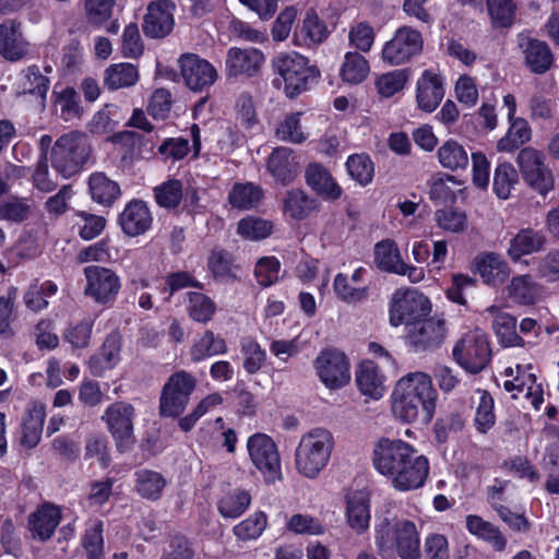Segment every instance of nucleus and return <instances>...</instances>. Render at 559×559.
Segmentation results:
<instances>
[{"mask_svg": "<svg viewBox=\"0 0 559 559\" xmlns=\"http://www.w3.org/2000/svg\"><path fill=\"white\" fill-rule=\"evenodd\" d=\"M238 233L251 240H260L269 237L273 230V223L255 216H248L239 221Z\"/></svg>", "mask_w": 559, "mask_h": 559, "instance_id": "57", "label": "nucleus"}, {"mask_svg": "<svg viewBox=\"0 0 559 559\" xmlns=\"http://www.w3.org/2000/svg\"><path fill=\"white\" fill-rule=\"evenodd\" d=\"M135 409L133 405L124 401L110 404L102 415L108 431L110 432L118 451L126 452L135 443L134 436Z\"/></svg>", "mask_w": 559, "mask_h": 559, "instance_id": "7", "label": "nucleus"}, {"mask_svg": "<svg viewBox=\"0 0 559 559\" xmlns=\"http://www.w3.org/2000/svg\"><path fill=\"white\" fill-rule=\"evenodd\" d=\"M88 189L92 200L104 206H110L120 197L118 182L108 178L104 173H94L88 178Z\"/></svg>", "mask_w": 559, "mask_h": 559, "instance_id": "33", "label": "nucleus"}, {"mask_svg": "<svg viewBox=\"0 0 559 559\" xmlns=\"http://www.w3.org/2000/svg\"><path fill=\"white\" fill-rule=\"evenodd\" d=\"M437 225L443 230L451 233H462L467 226V217L463 211L445 207L435 213Z\"/></svg>", "mask_w": 559, "mask_h": 559, "instance_id": "61", "label": "nucleus"}, {"mask_svg": "<svg viewBox=\"0 0 559 559\" xmlns=\"http://www.w3.org/2000/svg\"><path fill=\"white\" fill-rule=\"evenodd\" d=\"M225 353H227L225 340L211 330H206L190 349L193 361H202L207 357Z\"/></svg>", "mask_w": 559, "mask_h": 559, "instance_id": "42", "label": "nucleus"}, {"mask_svg": "<svg viewBox=\"0 0 559 559\" xmlns=\"http://www.w3.org/2000/svg\"><path fill=\"white\" fill-rule=\"evenodd\" d=\"M115 126L107 112L98 111L88 123V130L93 136H106L105 140H122L124 135H134L131 131L114 132Z\"/></svg>", "mask_w": 559, "mask_h": 559, "instance_id": "59", "label": "nucleus"}, {"mask_svg": "<svg viewBox=\"0 0 559 559\" xmlns=\"http://www.w3.org/2000/svg\"><path fill=\"white\" fill-rule=\"evenodd\" d=\"M82 544L87 552L88 559H103L104 539H103V522L102 521H95L86 530Z\"/></svg>", "mask_w": 559, "mask_h": 559, "instance_id": "62", "label": "nucleus"}, {"mask_svg": "<svg viewBox=\"0 0 559 559\" xmlns=\"http://www.w3.org/2000/svg\"><path fill=\"white\" fill-rule=\"evenodd\" d=\"M154 197L157 204L165 209H175L182 199V183L177 179H169L154 188Z\"/></svg>", "mask_w": 559, "mask_h": 559, "instance_id": "56", "label": "nucleus"}, {"mask_svg": "<svg viewBox=\"0 0 559 559\" xmlns=\"http://www.w3.org/2000/svg\"><path fill=\"white\" fill-rule=\"evenodd\" d=\"M445 321L443 319H421L412 322L407 328V342L417 352L431 350L439 347L445 338Z\"/></svg>", "mask_w": 559, "mask_h": 559, "instance_id": "16", "label": "nucleus"}, {"mask_svg": "<svg viewBox=\"0 0 559 559\" xmlns=\"http://www.w3.org/2000/svg\"><path fill=\"white\" fill-rule=\"evenodd\" d=\"M466 528L472 535L489 544L496 551H503L507 547V538L500 528L479 515H467Z\"/></svg>", "mask_w": 559, "mask_h": 559, "instance_id": "32", "label": "nucleus"}, {"mask_svg": "<svg viewBox=\"0 0 559 559\" xmlns=\"http://www.w3.org/2000/svg\"><path fill=\"white\" fill-rule=\"evenodd\" d=\"M319 207V200L300 188L288 189L282 197L283 214L297 222L308 218Z\"/></svg>", "mask_w": 559, "mask_h": 559, "instance_id": "23", "label": "nucleus"}, {"mask_svg": "<svg viewBox=\"0 0 559 559\" xmlns=\"http://www.w3.org/2000/svg\"><path fill=\"white\" fill-rule=\"evenodd\" d=\"M392 412L405 423L420 420L427 424L431 420L437 391L429 376L417 372L400 379L392 394Z\"/></svg>", "mask_w": 559, "mask_h": 559, "instance_id": "2", "label": "nucleus"}, {"mask_svg": "<svg viewBox=\"0 0 559 559\" xmlns=\"http://www.w3.org/2000/svg\"><path fill=\"white\" fill-rule=\"evenodd\" d=\"M518 180V173L511 164H500L493 175V192L499 199L507 200Z\"/></svg>", "mask_w": 559, "mask_h": 559, "instance_id": "50", "label": "nucleus"}, {"mask_svg": "<svg viewBox=\"0 0 559 559\" xmlns=\"http://www.w3.org/2000/svg\"><path fill=\"white\" fill-rule=\"evenodd\" d=\"M488 13L495 28L510 27L515 20V4L512 0H487Z\"/></svg>", "mask_w": 559, "mask_h": 559, "instance_id": "51", "label": "nucleus"}, {"mask_svg": "<svg viewBox=\"0 0 559 559\" xmlns=\"http://www.w3.org/2000/svg\"><path fill=\"white\" fill-rule=\"evenodd\" d=\"M207 267L214 278L233 283L240 280L239 265L235 262L234 255L225 249L214 248L207 258Z\"/></svg>", "mask_w": 559, "mask_h": 559, "instance_id": "29", "label": "nucleus"}, {"mask_svg": "<svg viewBox=\"0 0 559 559\" xmlns=\"http://www.w3.org/2000/svg\"><path fill=\"white\" fill-rule=\"evenodd\" d=\"M376 546L382 556L396 552L401 559H420L419 533L414 522L384 519L376 526Z\"/></svg>", "mask_w": 559, "mask_h": 559, "instance_id": "3", "label": "nucleus"}, {"mask_svg": "<svg viewBox=\"0 0 559 559\" xmlns=\"http://www.w3.org/2000/svg\"><path fill=\"white\" fill-rule=\"evenodd\" d=\"M90 156L87 142H55L50 150L51 165L66 178L79 173Z\"/></svg>", "mask_w": 559, "mask_h": 559, "instance_id": "14", "label": "nucleus"}, {"mask_svg": "<svg viewBox=\"0 0 559 559\" xmlns=\"http://www.w3.org/2000/svg\"><path fill=\"white\" fill-rule=\"evenodd\" d=\"M262 194V189L251 182L236 183L228 195V200L234 207L248 210L260 202Z\"/></svg>", "mask_w": 559, "mask_h": 559, "instance_id": "47", "label": "nucleus"}, {"mask_svg": "<svg viewBox=\"0 0 559 559\" xmlns=\"http://www.w3.org/2000/svg\"><path fill=\"white\" fill-rule=\"evenodd\" d=\"M56 106L60 109V116L64 120L80 118L82 107L79 95L72 87L64 88L57 97Z\"/></svg>", "mask_w": 559, "mask_h": 559, "instance_id": "64", "label": "nucleus"}, {"mask_svg": "<svg viewBox=\"0 0 559 559\" xmlns=\"http://www.w3.org/2000/svg\"><path fill=\"white\" fill-rule=\"evenodd\" d=\"M273 67L284 80V91L290 98L307 91L319 76L318 69L296 52L278 55L273 61Z\"/></svg>", "mask_w": 559, "mask_h": 559, "instance_id": "5", "label": "nucleus"}, {"mask_svg": "<svg viewBox=\"0 0 559 559\" xmlns=\"http://www.w3.org/2000/svg\"><path fill=\"white\" fill-rule=\"evenodd\" d=\"M373 464L401 491L423 487L429 475L428 459L400 439H380L373 451Z\"/></svg>", "mask_w": 559, "mask_h": 559, "instance_id": "1", "label": "nucleus"}, {"mask_svg": "<svg viewBox=\"0 0 559 559\" xmlns=\"http://www.w3.org/2000/svg\"><path fill=\"white\" fill-rule=\"evenodd\" d=\"M346 516L349 526L358 534L366 532L370 522V500L365 491L347 495Z\"/></svg>", "mask_w": 559, "mask_h": 559, "instance_id": "28", "label": "nucleus"}, {"mask_svg": "<svg viewBox=\"0 0 559 559\" xmlns=\"http://www.w3.org/2000/svg\"><path fill=\"white\" fill-rule=\"evenodd\" d=\"M408 79V70H394L380 75L376 81V87L382 97L389 98L397 92L402 91Z\"/></svg>", "mask_w": 559, "mask_h": 559, "instance_id": "52", "label": "nucleus"}, {"mask_svg": "<svg viewBox=\"0 0 559 559\" xmlns=\"http://www.w3.org/2000/svg\"><path fill=\"white\" fill-rule=\"evenodd\" d=\"M369 72V63L362 55L356 51H349L345 55L341 68L343 81L349 84H359L368 76Z\"/></svg>", "mask_w": 559, "mask_h": 559, "instance_id": "44", "label": "nucleus"}, {"mask_svg": "<svg viewBox=\"0 0 559 559\" xmlns=\"http://www.w3.org/2000/svg\"><path fill=\"white\" fill-rule=\"evenodd\" d=\"M314 367L329 389H340L349 382V362L345 354L337 349L322 350L314 360Z\"/></svg>", "mask_w": 559, "mask_h": 559, "instance_id": "15", "label": "nucleus"}, {"mask_svg": "<svg viewBox=\"0 0 559 559\" xmlns=\"http://www.w3.org/2000/svg\"><path fill=\"white\" fill-rule=\"evenodd\" d=\"M266 527V515L257 512L234 527V534L241 540L258 538Z\"/></svg>", "mask_w": 559, "mask_h": 559, "instance_id": "63", "label": "nucleus"}, {"mask_svg": "<svg viewBox=\"0 0 559 559\" xmlns=\"http://www.w3.org/2000/svg\"><path fill=\"white\" fill-rule=\"evenodd\" d=\"M138 80V69L131 63L111 64L104 72V86L109 91L130 87Z\"/></svg>", "mask_w": 559, "mask_h": 559, "instance_id": "39", "label": "nucleus"}, {"mask_svg": "<svg viewBox=\"0 0 559 559\" xmlns=\"http://www.w3.org/2000/svg\"><path fill=\"white\" fill-rule=\"evenodd\" d=\"M19 87L21 94H33L45 98L49 88V79L40 73L38 67L32 66L23 71Z\"/></svg>", "mask_w": 559, "mask_h": 559, "instance_id": "49", "label": "nucleus"}, {"mask_svg": "<svg viewBox=\"0 0 559 559\" xmlns=\"http://www.w3.org/2000/svg\"><path fill=\"white\" fill-rule=\"evenodd\" d=\"M247 449L253 465L262 473L266 483L281 477V459L273 439L265 433H254L247 441Z\"/></svg>", "mask_w": 559, "mask_h": 559, "instance_id": "12", "label": "nucleus"}, {"mask_svg": "<svg viewBox=\"0 0 559 559\" xmlns=\"http://www.w3.org/2000/svg\"><path fill=\"white\" fill-rule=\"evenodd\" d=\"M346 167L349 176L361 186H367L373 178V163L369 156L356 154L348 157Z\"/></svg>", "mask_w": 559, "mask_h": 559, "instance_id": "58", "label": "nucleus"}, {"mask_svg": "<svg viewBox=\"0 0 559 559\" xmlns=\"http://www.w3.org/2000/svg\"><path fill=\"white\" fill-rule=\"evenodd\" d=\"M403 262L395 241L385 239L376 243L374 263L381 271L396 274L403 271Z\"/></svg>", "mask_w": 559, "mask_h": 559, "instance_id": "41", "label": "nucleus"}, {"mask_svg": "<svg viewBox=\"0 0 559 559\" xmlns=\"http://www.w3.org/2000/svg\"><path fill=\"white\" fill-rule=\"evenodd\" d=\"M301 34L307 46L320 45L329 36L325 22L319 17L313 9L307 11L302 21Z\"/></svg>", "mask_w": 559, "mask_h": 559, "instance_id": "48", "label": "nucleus"}, {"mask_svg": "<svg viewBox=\"0 0 559 559\" xmlns=\"http://www.w3.org/2000/svg\"><path fill=\"white\" fill-rule=\"evenodd\" d=\"M547 245V237L543 230L527 227L522 228L511 238L508 248V257L513 262H519L522 257L540 252Z\"/></svg>", "mask_w": 559, "mask_h": 559, "instance_id": "24", "label": "nucleus"}, {"mask_svg": "<svg viewBox=\"0 0 559 559\" xmlns=\"http://www.w3.org/2000/svg\"><path fill=\"white\" fill-rule=\"evenodd\" d=\"M86 285L84 295L96 304L106 306L112 304L121 288L120 277L109 267L88 265L83 270Z\"/></svg>", "mask_w": 559, "mask_h": 559, "instance_id": "11", "label": "nucleus"}, {"mask_svg": "<svg viewBox=\"0 0 559 559\" xmlns=\"http://www.w3.org/2000/svg\"><path fill=\"white\" fill-rule=\"evenodd\" d=\"M492 329L501 345L525 347L532 345L531 340L525 341L516 333V319L507 312H497L492 321Z\"/></svg>", "mask_w": 559, "mask_h": 559, "instance_id": "35", "label": "nucleus"}, {"mask_svg": "<svg viewBox=\"0 0 559 559\" xmlns=\"http://www.w3.org/2000/svg\"><path fill=\"white\" fill-rule=\"evenodd\" d=\"M509 297L519 305H533L542 295V286L531 275L513 277L508 286Z\"/></svg>", "mask_w": 559, "mask_h": 559, "instance_id": "36", "label": "nucleus"}, {"mask_svg": "<svg viewBox=\"0 0 559 559\" xmlns=\"http://www.w3.org/2000/svg\"><path fill=\"white\" fill-rule=\"evenodd\" d=\"M455 361L471 373L484 370L491 359V347L487 334L475 329L465 333L453 347Z\"/></svg>", "mask_w": 559, "mask_h": 559, "instance_id": "6", "label": "nucleus"}, {"mask_svg": "<svg viewBox=\"0 0 559 559\" xmlns=\"http://www.w3.org/2000/svg\"><path fill=\"white\" fill-rule=\"evenodd\" d=\"M251 496L242 489H235L226 493L218 502V511L224 518L240 516L250 506Z\"/></svg>", "mask_w": 559, "mask_h": 559, "instance_id": "46", "label": "nucleus"}, {"mask_svg": "<svg viewBox=\"0 0 559 559\" xmlns=\"http://www.w3.org/2000/svg\"><path fill=\"white\" fill-rule=\"evenodd\" d=\"M118 223L126 235L136 237L151 228L153 217L145 202L132 200L119 215Z\"/></svg>", "mask_w": 559, "mask_h": 559, "instance_id": "20", "label": "nucleus"}, {"mask_svg": "<svg viewBox=\"0 0 559 559\" xmlns=\"http://www.w3.org/2000/svg\"><path fill=\"white\" fill-rule=\"evenodd\" d=\"M476 272L490 286L502 285L510 276L508 263L493 252L483 253L474 260Z\"/></svg>", "mask_w": 559, "mask_h": 559, "instance_id": "26", "label": "nucleus"}, {"mask_svg": "<svg viewBox=\"0 0 559 559\" xmlns=\"http://www.w3.org/2000/svg\"><path fill=\"white\" fill-rule=\"evenodd\" d=\"M267 169L277 182L287 186L297 178L300 164L292 148L281 146L270 155Z\"/></svg>", "mask_w": 559, "mask_h": 559, "instance_id": "22", "label": "nucleus"}, {"mask_svg": "<svg viewBox=\"0 0 559 559\" xmlns=\"http://www.w3.org/2000/svg\"><path fill=\"white\" fill-rule=\"evenodd\" d=\"M166 484L165 477L159 472L146 468L135 472V490L144 499L158 500Z\"/></svg>", "mask_w": 559, "mask_h": 559, "instance_id": "37", "label": "nucleus"}, {"mask_svg": "<svg viewBox=\"0 0 559 559\" xmlns=\"http://www.w3.org/2000/svg\"><path fill=\"white\" fill-rule=\"evenodd\" d=\"M306 183L325 200L335 201L342 195V188L331 173L321 164H309L305 170Z\"/></svg>", "mask_w": 559, "mask_h": 559, "instance_id": "25", "label": "nucleus"}, {"mask_svg": "<svg viewBox=\"0 0 559 559\" xmlns=\"http://www.w3.org/2000/svg\"><path fill=\"white\" fill-rule=\"evenodd\" d=\"M33 210V204L27 199L10 198L0 204V218L12 223H22L26 221Z\"/></svg>", "mask_w": 559, "mask_h": 559, "instance_id": "53", "label": "nucleus"}, {"mask_svg": "<svg viewBox=\"0 0 559 559\" xmlns=\"http://www.w3.org/2000/svg\"><path fill=\"white\" fill-rule=\"evenodd\" d=\"M479 403L476 407L474 424L478 432L487 433L495 423L493 399L487 391H479Z\"/></svg>", "mask_w": 559, "mask_h": 559, "instance_id": "55", "label": "nucleus"}, {"mask_svg": "<svg viewBox=\"0 0 559 559\" xmlns=\"http://www.w3.org/2000/svg\"><path fill=\"white\" fill-rule=\"evenodd\" d=\"M264 56L257 48H230L226 58V71L229 76H253L262 67Z\"/></svg>", "mask_w": 559, "mask_h": 559, "instance_id": "21", "label": "nucleus"}, {"mask_svg": "<svg viewBox=\"0 0 559 559\" xmlns=\"http://www.w3.org/2000/svg\"><path fill=\"white\" fill-rule=\"evenodd\" d=\"M235 136L245 140L261 135L262 126L255 117V110L250 97H242L239 103V110L236 120Z\"/></svg>", "mask_w": 559, "mask_h": 559, "instance_id": "34", "label": "nucleus"}, {"mask_svg": "<svg viewBox=\"0 0 559 559\" xmlns=\"http://www.w3.org/2000/svg\"><path fill=\"white\" fill-rule=\"evenodd\" d=\"M356 383L359 391L374 400L383 394L382 379L377 367L371 361L362 362L356 374Z\"/></svg>", "mask_w": 559, "mask_h": 559, "instance_id": "43", "label": "nucleus"}, {"mask_svg": "<svg viewBox=\"0 0 559 559\" xmlns=\"http://www.w3.org/2000/svg\"><path fill=\"white\" fill-rule=\"evenodd\" d=\"M187 311L193 321L206 323L212 319L216 311L215 302L202 293H187Z\"/></svg>", "mask_w": 559, "mask_h": 559, "instance_id": "45", "label": "nucleus"}, {"mask_svg": "<svg viewBox=\"0 0 559 559\" xmlns=\"http://www.w3.org/2000/svg\"><path fill=\"white\" fill-rule=\"evenodd\" d=\"M431 310L429 299L417 289L396 290L392 297L390 322L394 326L416 322L427 317Z\"/></svg>", "mask_w": 559, "mask_h": 559, "instance_id": "9", "label": "nucleus"}, {"mask_svg": "<svg viewBox=\"0 0 559 559\" xmlns=\"http://www.w3.org/2000/svg\"><path fill=\"white\" fill-rule=\"evenodd\" d=\"M429 195L435 202L448 203L454 202L456 199V191H461V181L452 175L437 174L433 175L429 181Z\"/></svg>", "mask_w": 559, "mask_h": 559, "instance_id": "40", "label": "nucleus"}, {"mask_svg": "<svg viewBox=\"0 0 559 559\" xmlns=\"http://www.w3.org/2000/svg\"><path fill=\"white\" fill-rule=\"evenodd\" d=\"M241 353L243 355L245 370L249 374L257 373L265 361V350L254 340L246 337L241 341Z\"/></svg>", "mask_w": 559, "mask_h": 559, "instance_id": "60", "label": "nucleus"}, {"mask_svg": "<svg viewBox=\"0 0 559 559\" xmlns=\"http://www.w3.org/2000/svg\"><path fill=\"white\" fill-rule=\"evenodd\" d=\"M181 76L192 91L202 92L217 80L216 69L194 53H185L179 59Z\"/></svg>", "mask_w": 559, "mask_h": 559, "instance_id": "17", "label": "nucleus"}, {"mask_svg": "<svg viewBox=\"0 0 559 559\" xmlns=\"http://www.w3.org/2000/svg\"><path fill=\"white\" fill-rule=\"evenodd\" d=\"M516 163L524 181L542 195L554 189L555 180L551 171L544 164V156L533 147L522 148Z\"/></svg>", "mask_w": 559, "mask_h": 559, "instance_id": "13", "label": "nucleus"}, {"mask_svg": "<svg viewBox=\"0 0 559 559\" xmlns=\"http://www.w3.org/2000/svg\"><path fill=\"white\" fill-rule=\"evenodd\" d=\"M61 519L60 510L52 504H44L29 515V530L40 540L49 539Z\"/></svg>", "mask_w": 559, "mask_h": 559, "instance_id": "31", "label": "nucleus"}, {"mask_svg": "<svg viewBox=\"0 0 559 559\" xmlns=\"http://www.w3.org/2000/svg\"><path fill=\"white\" fill-rule=\"evenodd\" d=\"M19 24L9 20L0 25V53L10 61H16L26 55V43L19 32Z\"/></svg>", "mask_w": 559, "mask_h": 559, "instance_id": "30", "label": "nucleus"}, {"mask_svg": "<svg viewBox=\"0 0 559 559\" xmlns=\"http://www.w3.org/2000/svg\"><path fill=\"white\" fill-rule=\"evenodd\" d=\"M334 447L330 431L317 428L302 436L296 449V468L308 477L314 478L326 466Z\"/></svg>", "mask_w": 559, "mask_h": 559, "instance_id": "4", "label": "nucleus"}, {"mask_svg": "<svg viewBox=\"0 0 559 559\" xmlns=\"http://www.w3.org/2000/svg\"><path fill=\"white\" fill-rule=\"evenodd\" d=\"M173 5L167 0L152 2L144 16L143 32L151 38L166 37L174 27Z\"/></svg>", "mask_w": 559, "mask_h": 559, "instance_id": "18", "label": "nucleus"}, {"mask_svg": "<svg viewBox=\"0 0 559 559\" xmlns=\"http://www.w3.org/2000/svg\"><path fill=\"white\" fill-rule=\"evenodd\" d=\"M438 157L440 164L451 170L464 168L468 164L467 153L459 142H444L438 150Z\"/></svg>", "mask_w": 559, "mask_h": 559, "instance_id": "54", "label": "nucleus"}, {"mask_svg": "<svg viewBox=\"0 0 559 559\" xmlns=\"http://www.w3.org/2000/svg\"><path fill=\"white\" fill-rule=\"evenodd\" d=\"M525 66L535 74L546 73L554 63V55L547 43L526 38L520 44Z\"/></svg>", "mask_w": 559, "mask_h": 559, "instance_id": "27", "label": "nucleus"}, {"mask_svg": "<svg viewBox=\"0 0 559 559\" xmlns=\"http://www.w3.org/2000/svg\"><path fill=\"white\" fill-rule=\"evenodd\" d=\"M444 96L443 82L438 73L425 70L416 84V102L420 110L432 112Z\"/></svg>", "mask_w": 559, "mask_h": 559, "instance_id": "19", "label": "nucleus"}, {"mask_svg": "<svg viewBox=\"0 0 559 559\" xmlns=\"http://www.w3.org/2000/svg\"><path fill=\"white\" fill-rule=\"evenodd\" d=\"M45 407L41 404H35L28 412L27 417L23 420L21 444L33 449L40 441L44 421Z\"/></svg>", "mask_w": 559, "mask_h": 559, "instance_id": "38", "label": "nucleus"}, {"mask_svg": "<svg viewBox=\"0 0 559 559\" xmlns=\"http://www.w3.org/2000/svg\"><path fill=\"white\" fill-rule=\"evenodd\" d=\"M423 48L421 33L411 26H401L383 46L382 60L390 66H400L419 56Z\"/></svg>", "mask_w": 559, "mask_h": 559, "instance_id": "10", "label": "nucleus"}, {"mask_svg": "<svg viewBox=\"0 0 559 559\" xmlns=\"http://www.w3.org/2000/svg\"><path fill=\"white\" fill-rule=\"evenodd\" d=\"M195 385V378L186 371L171 374L162 390L159 414L164 417H177L182 414Z\"/></svg>", "mask_w": 559, "mask_h": 559, "instance_id": "8", "label": "nucleus"}]
</instances>
